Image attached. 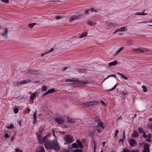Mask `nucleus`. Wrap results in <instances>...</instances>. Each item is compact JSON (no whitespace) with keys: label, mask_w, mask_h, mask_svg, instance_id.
Wrapping results in <instances>:
<instances>
[{"label":"nucleus","mask_w":152,"mask_h":152,"mask_svg":"<svg viewBox=\"0 0 152 152\" xmlns=\"http://www.w3.org/2000/svg\"><path fill=\"white\" fill-rule=\"evenodd\" d=\"M91 10L92 12L94 11L95 12H97V11L95 9H94V8H92L91 9Z\"/></svg>","instance_id":"obj_44"},{"label":"nucleus","mask_w":152,"mask_h":152,"mask_svg":"<svg viewBox=\"0 0 152 152\" xmlns=\"http://www.w3.org/2000/svg\"><path fill=\"white\" fill-rule=\"evenodd\" d=\"M37 71H38L37 73H39V74H41L42 73V71L39 70H37Z\"/></svg>","instance_id":"obj_55"},{"label":"nucleus","mask_w":152,"mask_h":152,"mask_svg":"<svg viewBox=\"0 0 152 152\" xmlns=\"http://www.w3.org/2000/svg\"><path fill=\"white\" fill-rule=\"evenodd\" d=\"M37 24L36 23H31V24H29L28 25V26L32 28V27L35 25H36Z\"/></svg>","instance_id":"obj_29"},{"label":"nucleus","mask_w":152,"mask_h":152,"mask_svg":"<svg viewBox=\"0 0 152 152\" xmlns=\"http://www.w3.org/2000/svg\"><path fill=\"white\" fill-rule=\"evenodd\" d=\"M87 32H86L85 33H82L81 34L80 36L79 37L80 38H82L86 37L87 36Z\"/></svg>","instance_id":"obj_22"},{"label":"nucleus","mask_w":152,"mask_h":152,"mask_svg":"<svg viewBox=\"0 0 152 152\" xmlns=\"http://www.w3.org/2000/svg\"><path fill=\"white\" fill-rule=\"evenodd\" d=\"M67 122L69 123V124L72 123L73 122L72 119L71 118H67Z\"/></svg>","instance_id":"obj_32"},{"label":"nucleus","mask_w":152,"mask_h":152,"mask_svg":"<svg viewBox=\"0 0 152 152\" xmlns=\"http://www.w3.org/2000/svg\"><path fill=\"white\" fill-rule=\"evenodd\" d=\"M54 50L53 48H51L48 52H47V53H50L51 52L53 51Z\"/></svg>","instance_id":"obj_45"},{"label":"nucleus","mask_w":152,"mask_h":152,"mask_svg":"<svg viewBox=\"0 0 152 152\" xmlns=\"http://www.w3.org/2000/svg\"><path fill=\"white\" fill-rule=\"evenodd\" d=\"M8 32V30L7 28H5L4 29V33L2 34V36L4 37H7V33Z\"/></svg>","instance_id":"obj_16"},{"label":"nucleus","mask_w":152,"mask_h":152,"mask_svg":"<svg viewBox=\"0 0 152 152\" xmlns=\"http://www.w3.org/2000/svg\"><path fill=\"white\" fill-rule=\"evenodd\" d=\"M72 147L73 148H78L77 146V144L76 143H74L72 144Z\"/></svg>","instance_id":"obj_26"},{"label":"nucleus","mask_w":152,"mask_h":152,"mask_svg":"<svg viewBox=\"0 0 152 152\" xmlns=\"http://www.w3.org/2000/svg\"><path fill=\"white\" fill-rule=\"evenodd\" d=\"M39 81H36V82H32V83H39Z\"/></svg>","instance_id":"obj_61"},{"label":"nucleus","mask_w":152,"mask_h":152,"mask_svg":"<svg viewBox=\"0 0 152 152\" xmlns=\"http://www.w3.org/2000/svg\"><path fill=\"white\" fill-rule=\"evenodd\" d=\"M131 152H139V151L137 150H135L132 151Z\"/></svg>","instance_id":"obj_59"},{"label":"nucleus","mask_w":152,"mask_h":152,"mask_svg":"<svg viewBox=\"0 0 152 152\" xmlns=\"http://www.w3.org/2000/svg\"><path fill=\"white\" fill-rule=\"evenodd\" d=\"M133 49L132 52H139L141 53H143L144 52H146L148 51V50L145 48H138V49Z\"/></svg>","instance_id":"obj_7"},{"label":"nucleus","mask_w":152,"mask_h":152,"mask_svg":"<svg viewBox=\"0 0 152 152\" xmlns=\"http://www.w3.org/2000/svg\"><path fill=\"white\" fill-rule=\"evenodd\" d=\"M45 150L43 146H41L37 148L36 152H45Z\"/></svg>","instance_id":"obj_11"},{"label":"nucleus","mask_w":152,"mask_h":152,"mask_svg":"<svg viewBox=\"0 0 152 152\" xmlns=\"http://www.w3.org/2000/svg\"><path fill=\"white\" fill-rule=\"evenodd\" d=\"M55 91V90L53 89H51L50 90H49L48 91H46L45 93L44 94V95H46L47 94H48L50 93H53Z\"/></svg>","instance_id":"obj_13"},{"label":"nucleus","mask_w":152,"mask_h":152,"mask_svg":"<svg viewBox=\"0 0 152 152\" xmlns=\"http://www.w3.org/2000/svg\"><path fill=\"white\" fill-rule=\"evenodd\" d=\"M114 77L115 78L116 76V75H109L107 76V77L102 82H103L105 80H106V79H107L109 77Z\"/></svg>","instance_id":"obj_31"},{"label":"nucleus","mask_w":152,"mask_h":152,"mask_svg":"<svg viewBox=\"0 0 152 152\" xmlns=\"http://www.w3.org/2000/svg\"><path fill=\"white\" fill-rule=\"evenodd\" d=\"M31 82V80H30L28 79L26 80L21 81L20 82H16L15 83V85L18 86H20V85H22L27 83H28Z\"/></svg>","instance_id":"obj_6"},{"label":"nucleus","mask_w":152,"mask_h":152,"mask_svg":"<svg viewBox=\"0 0 152 152\" xmlns=\"http://www.w3.org/2000/svg\"><path fill=\"white\" fill-rule=\"evenodd\" d=\"M124 138H122L121 139L119 140V142H122V143L124 142Z\"/></svg>","instance_id":"obj_50"},{"label":"nucleus","mask_w":152,"mask_h":152,"mask_svg":"<svg viewBox=\"0 0 152 152\" xmlns=\"http://www.w3.org/2000/svg\"><path fill=\"white\" fill-rule=\"evenodd\" d=\"M121 76L122 78L124 79L125 80H128L127 78L122 74L121 75Z\"/></svg>","instance_id":"obj_42"},{"label":"nucleus","mask_w":152,"mask_h":152,"mask_svg":"<svg viewBox=\"0 0 152 152\" xmlns=\"http://www.w3.org/2000/svg\"><path fill=\"white\" fill-rule=\"evenodd\" d=\"M64 138V140L67 143H72L74 141L72 137L69 135L65 136Z\"/></svg>","instance_id":"obj_5"},{"label":"nucleus","mask_w":152,"mask_h":152,"mask_svg":"<svg viewBox=\"0 0 152 152\" xmlns=\"http://www.w3.org/2000/svg\"><path fill=\"white\" fill-rule=\"evenodd\" d=\"M117 64V62L116 61H114L113 62L109 63L108 66L109 67L113 66H115Z\"/></svg>","instance_id":"obj_14"},{"label":"nucleus","mask_w":152,"mask_h":152,"mask_svg":"<svg viewBox=\"0 0 152 152\" xmlns=\"http://www.w3.org/2000/svg\"><path fill=\"white\" fill-rule=\"evenodd\" d=\"M119 132V131L118 130H116L115 133V136H116L117 135V134Z\"/></svg>","instance_id":"obj_51"},{"label":"nucleus","mask_w":152,"mask_h":152,"mask_svg":"<svg viewBox=\"0 0 152 152\" xmlns=\"http://www.w3.org/2000/svg\"><path fill=\"white\" fill-rule=\"evenodd\" d=\"M136 15H147L146 13H143V12H137L135 14Z\"/></svg>","instance_id":"obj_34"},{"label":"nucleus","mask_w":152,"mask_h":152,"mask_svg":"<svg viewBox=\"0 0 152 152\" xmlns=\"http://www.w3.org/2000/svg\"><path fill=\"white\" fill-rule=\"evenodd\" d=\"M83 13H81L79 15H77L76 16V19H79L83 15Z\"/></svg>","instance_id":"obj_25"},{"label":"nucleus","mask_w":152,"mask_h":152,"mask_svg":"<svg viewBox=\"0 0 152 152\" xmlns=\"http://www.w3.org/2000/svg\"><path fill=\"white\" fill-rule=\"evenodd\" d=\"M16 152H23L22 150H20L19 149L16 148L15 149Z\"/></svg>","instance_id":"obj_46"},{"label":"nucleus","mask_w":152,"mask_h":152,"mask_svg":"<svg viewBox=\"0 0 152 152\" xmlns=\"http://www.w3.org/2000/svg\"><path fill=\"white\" fill-rule=\"evenodd\" d=\"M36 93H32L31 94V96H30V98L31 100H33L34 98L36 97V95H35Z\"/></svg>","instance_id":"obj_24"},{"label":"nucleus","mask_w":152,"mask_h":152,"mask_svg":"<svg viewBox=\"0 0 152 152\" xmlns=\"http://www.w3.org/2000/svg\"><path fill=\"white\" fill-rule=\"evenodd\" d=\"M129 144L130 146L133 147L137 145L136 140L134 139H131L129 140Z\"/></svg>","instance_id":"obj_8"},{"label":"nucleus","mask_w":152,"mask_h":152,"mask_svg":"<svg viewBox=\"0 0 152 152\" xmlns=\"http://www.w3.org/2000/svg\"><path fill=\"white\" fill-rule=\"evenodd\" d=\"M117 85H115L113 87V88H112V89H110V90H107V91H113V90H114L115 89V88H116V87L117 86Z\"/></svg>","instance_id":"obj_41"},{"label":"nucleus","mask_w":152,"mask_h":152,"mask_svg":"<svg viewBox=\"0 0 152 152\" xmlns=\"http://www.w3.org/2000/svg\"><path fill=\"white\" fill-rule=\"evenodd\" d=\"M138 130L139 131V132L140 134H141L142 133H143V132H144L142 128H138Z\"/></svg>","instance_id":"obj_30"},{"label":"nucleus","mask_w":152,"mask_h":152,"mask_svg":"<svg viewBox=\"0 0 152 152\" xmlns=\"http://www.w3.org/2000/svg\"><path fill=\"white\" fill-rule=\"evenodd\" d=\"M26 110H27V112H29L30 111V109L29 108H27V109Z\"/></svg>","instance_id":"obj_62"},{"label":"nucleus","mask_w":152,"mask_h":152,"mask_svg":"<svg viewBox=\"0 0 152 152\" xmlns=\"http://www.w3.org/2000/svg\"><path fill=\"white\" fill-rule=\"evenodd\" d=\"M14 113L15 114H16L18 112V109L17 107H15L14 110Z\"/></svg>","instance_id":"obj_38"},{"label":"nucleus","mask_w":152,"mask_h":152,"mask_svg":"<svg viewBox=\"0 0 152 152\" xmlns=\"http://www.w3.org/2000/svg\"><path fill=\"white\" fill-rule=\"evenodd\" d=\"M110 26H113L114 27H116L117 26V25L116 24L114 23H111L110 24Z\"/></svg>","instance_id":"obj_40"},{"label":"nucleus","mask_w":152,"mask_h":152,"mask_svg":"<svg viewBox=\"0 0 152 152\" xmlns=\"http://www.w3.org/2000/svg\"><path fill=\"white\" fill-rule=\"evenodd\" d=\"M87 24L88 25H90L91 26H94V25H96V23H94L91 21H88L87 23Z\"/></svg>","instance_id":"obj_21"},{"label":"nucleus","mask_w":152,"mask_h":152,"mask_svg":"<svg viewBox=\"0 0 152 152\" xmlns=\"http://www.w3.org/2000/svg\"><path fill=\"white\" fill-rule=\"evenodd\" d=\"M148 135H146L144 132H143V137L144 138H145L147 137V136Z\"/></svg>","instance_id":"obj_49"},{"label":"nucleus","mask_w":152,"mask_h":152,"mask_svg":"<svg viewBox=\"0 0 152 152\" xmlns=\"http://www.w3.org/2000/svg\"><path fill=\"white\" fill-rule=\"evenodd\" d=\"M77 146L78 148H83V145L82 144V142L80 140H77Z\"/></svg>","instance_id":"obj_12"},{"label":"nucleus","mask_w":152,"mask_h":152,"mask_svg":"<svg viewBox=\"0 0 152 152\" xmlns=\"http://www.w3.org/2000/svg\"><path fill=\"white\" fill-rule=\"evenodd\" d=\"M129 151L126 148H124L123 149V152H129Z\"/></svg>","instance_id":"obj_43"},{"label":"nucleus","mask_w":152,"mask_h":152,"mask_svg":"<svg viewBox=\"0 0 152 152\" xmlns=\"http://www.w3.org/2000/svg\"><path fill=\"white\" fill-rule=\"evenodd\" d=\"M47 135H46L44 137L42 138V141H43V142H46L47 139Z\"/></svg>","instance_id":"obj_37"},{"label":"nucleus","mask_w":152,"mask_h":152,"mask_svg":"<svg viewBox=\"0 0 152 152\" xmlns=\"http://www.w3.org/2000/svg\"><path fill=\"white\" fill-rule=\"evenodd\" d=\"M94 120L98 124L100 123V122H102L100 120V119L97 117H96L94 118Z\"/></svg>","instance_id":"obj_20"},{"label":"nucleus","mask_w":152,"mask_h":152,"mask_svg":"<svg viewBox=\"0 0 152 152\" xmlns=\"http://www.w3.org/2000/svg\"><path fill=\"white\" fill-rule=\"evenodd\" d=\"M125 136V132H124V131L123 132V138H124Z\"/></svg>","instance_id":"obj_56"},{"label":"nucleus","mask_w":152,"mask_h":152,"mask_svg":"<svg viewBox=\"0 0 152 152\" xmlns=\"http://www.w3.org/2000/svg\"><path fill=\"white\" fill-rule=\"evenodd\" d=\"M75 17V15L71 16L69 20V22H73V20L76 19Z\"/></svg>","instance_id":"obj_18"},{"label":"nucleus","mask_w":152,"mask_h":152,"mask_svg":"<svg viewBox=\"0 0 152 152\" xmlns=\"http://www.w3.org/2000/svg\"><path fill=\"white\" fill-rule=\"evenodd\" d=\"M98 102L96 101H91L89 102L83 103V105L86 107H93L97 105Z\"/></svg>","instance_id":"obj_2"},{"label":"nucleus","mask_w":152,"mask_h":152,"mask_svg":"<svg viewBox=\"0 0 152 152\" xmlns=\"http://www.w3.org/2000/svg\"><path fill=\"white\" fill-rule=\"evenodd\" d=\"M71 82V84H75L77 83H79L80 84H88V81L87 80L84 81H82L80 80H71L70 79H67L66 80V82Z\"/></svg>","instance_id":"obj_3"},{"label":"nucleus","mask_w":152,"mask_h":152,"mask_svg":"<svg viewBox=\"0 0 152 152\" xmlns=\"http://www.w3.org/2000/svg\"><path fill=\"white\" fill-rule=\"evenodd\" d=\"M124 48L123 47H122L119 48V49L116 52L115 55H117Z\"/></svg>","instance_id":"obj_27"},{"label":"nucleus","mask_w":152,"mask_h":152,"mask_svg":"<svg viewBox=\"0 0 152 152\" xmlns=\"http://www.w3.org/2000/svg\"><path fill=\"white\" fill-rule=\"evenodd\" d=\"M4 135L5 137L6 138H7L9 137V135L7 134H5Z\"/></svg>","instance_id":"obj_52"},{"label":"nucleus","mask_w":152,"mask_h":152,"mask_svg":"<svg viewBox=\"0 0 152 152\" xmlns=\"http://www.w3.org/2000/svg\"><path fill=\"white\" fill-rule=\"evenodd\" d=\"M36 113H37V110H36L34 113L33 114V117H34V123L35 121L36 120L37 118H36Z\"/></svg>","instance_id":"obj_23"},{"label":"nucleus","mask_w":152,"mask_h":152,"mask_svg":"<svg viewBox=\"0 0 152 152\" xmlns=\"http://www.w3.org/2000/svg\"><path fill=\"white\" fill-rule=\"evenodd\" d=\"M47 90V87L45 86H43L42 88V91H46Z\"/></svg>","instance_id":"obj_28"},{"label":"nucleus","mask_w":152,"mask_h":152,"mask_svg":"<svg viewBox=\"0 0 152 152\" xmlns=\"http://www.w3.org/2000/svg\"><path fill=\"white\" fill-rule=\"evenodd\" d=\"M103 124L104 123L103 122H100V123L98 124L96 126L97 131L99 133L102 132L105 128V126Z\"/></svg>","instance_id":"obj_4"},{"label":"nucleus","mask_w":152,"mask_h":152,"mask_svg":"<svg viewBox=\"0 0 152 152\" xmlns=\"http://www.w3.org/2000/svg\"><path fill=\"white\" fill-rule=\"evenodd\" d=\"M90 11V10L88 9L85 11V13L86 14L87 13Z\"/></svg>","instance_id":"obj_57"},{"label":"nucleus","mask_w":152,"mask_h":152,"mask_svg":"<svg viewBox=\"0 0 152 152\" xmlns=\"http://www.w3.org/2000/svg\"><path fill=\"white\" fill-rule=\"evenodd\" d=\"M67 69V67H65L64 68H62V70H65Z\"/></svg>","instance_id":"obj_58"},{"label":"nucleus","mask_w":152,"mask_h":152,"mask_svg":"<svg viewBox=\"0 0 152 152\" xmlns=\"http://www.w3.org/2000/svg\"><path fill=\"white\" fill-rule=\"evenodd\" d=\"M120 31V28H119V29H117V30H116V31H117V32H118V31Z\"/></svg>","instance_id":"obj_64"},{"label":"nucleus","mask_w":152,"mask_h":152,"mask_svg":"<svg viewBox=\"0 0 152 152\" xmlns=\"http://www.w3.org/2000/svg\"><path fill=\"white\" fill-rule=\"evenodd\" d=\"M14 127V125L12 124H11L10 125L7 127V128L8 129H12Z\"/></svg>","instance_id":"obj_35"},{"label":"nucleus","mask_w":152,"mask_h":152,"mask_svg":"<svg viewBox=\"0 0 152 152\" xmlns=\"http://www.w3.org/2000/svg\"><path fill=\"white\" fill-rule=\"evenodd\" d=\"M142 87L143 88V91L144 92H146L147 91V88L144 86H142Z\"/></svg>","instance_id":"obj_36"},{"label":"nucleus","mask_w":152,"mask_h":152,"mask_svg":"<svg viewBox=\"0 0 152 152\" xmlns=\"http://www.w3.org/2000/svg\"><path fill=\"white\" fill-rule=\"evenodd\" d=\"M27 72L29 75H34L37 74L38 72V71L33 69L29 70H28Z\"/></svg>","instance_id":"obj_10"},{"label":"nucleus","mask_w":152,"mask_h":152,"mask_svg":"<svg viewBox=\"0 0 152 152\" xmlns=\"http://www.w3.org/2000/svg\"><path fill=\"white\" fill-rule=\"evenodd\" d=\"M94 146H95H95H96V142H95V140H94Z\"/></svg>","instance_id":"obj_63"},{"label":"nucleus","mask_w":152,"mask_h":152,"mask_svg":"<svg viewBox=\"0 0 152 152\" xmlns=\"http://www.w3.org/2000/svg\"><path fill=\"white\" fill-rule=\"evenodd\" d=\"M73 152H83V151L81 149H76L73 150Z\"/></svg>","instance_id":"obj_33"},{"label":"nucleus","mask_w":152,"mask_h":152,"mask_svg":"<svg viewBox=\"0 0 152 152\" xmlns=\"http://www.w3.org/2000/svg\"><path fill=\"white\" fill-rule=\"evenodd\" d=\"M145 138L146 139V141L148 142H150L151 141V134H149Z\"/></svg>","instance_id":"obj_19"},{"label":"nucleus","mask_w":152,"mask_h":152,"mask_svg":"<svg viewBox=\"0 0 152 152\" xmlns=\"http://www.w3.org/2000/svg\"><path fill=\"white\" fill-rule=\"evenodd\" d=\"M133 137L136 138V137H138L139 134H138L137 132L136 131H134L133 133Z\"/></svg>","instance_id":"obj_15"},{"label":"nucleus","mask_w":152,"mask_h":152,"mask_svg":"<svg viewBox=\"0 0 152 152\" xmlns=\"http://www.w3.org/2000/svg\"><path fill=\"white\" fill-rule=\"evenodd\" d=\"M105 143H106V142H102V146L103 147H104V145H105Z\"/></svg>","instance_id":"obj_60"},{"label":"nucleus","mask_w":152,"mask_h":152,"mask_svg":"<svg viewBox=\"0 0 152 152\" xmlns=\"http://www.w3.org/2000/svg\"><path fill=\"white\" fill-rule=\"evenodd\" d=\"M144 148L143 151H146L148 152H149V147L148 146V144L145 145L144 146Z\"/></svg>","instance_id":"obj_17"},{"label":"nucleus","mask_w":152,"mask_h":152,"mask_svg":"<svg viewBox=\"0 0 152 152\" xmlns=\"http://www.w3.org/2000/svg\"><path fill=\"white\" fill-rule=\"evenodd\" d=\"M55 18H56V19L57 20H58L61 18V17L60 16H56V17H55Z\"/></svg>","instance_id":"obj_47"},{"label":"nucleus","mask_w":152,"mask_h":152,"mask_svg":"<svg viewBox=\"0 0 152 152\" xmlns=\"http://www.w3.org/2000/svg\"><path fill=\"white\" fill-rule=\"evenodd\" d=\"M51 147L56 151H58L60 149V146L57 142V138H56L50 143Z\"/></svg>","instance_id":"obj_1"},{"label":"nucleus","mask_w":152,"mask_h":152,"mask_svg":"<svg viewBox=\"0 0 152 152\" xmlns=\"http://www.w3.org/2000/svg\"><path fill=\"white\" fill-rule=\"evenodd\" d=\"M55 121L59 124H62L64 122V119L61 118L57 117L55 119Z\"/></svg>","instance_id":"obj_9"},{"label":"nucleus","mask_w":152,"mask_h":152,"mask_svg":"<svg viewBox=\"0 0 152 152\" xmlns=\"http://www.w3.org/2000/svg\"><path fill=\"white\" fill-rule=\"evenodd\" d=\"M2 1L6 3H8L9 2V0H2Z\"/></svg>","instance_id":"obj_48"},{"label":"nucleus","mask_w":152,"mask_h":152,"mask_svg":"<svg viewBox=\"0 0 152 152\" xmlns=\"http://www.w3.org/2000/svg\"><path fill=\"white\" fill-rule=\"evenodd\" d=\"M120 31H126V28L125 27H123L120 28Z\"/></svg>","instance_id":"obj_39"},{"label":"nucleus","mask_w":152,"mask_h":152,"mask_svg":"<svg viewBox=\"0 0 152 152\" xmlns=\"http://www.w3.org/2000/svg\"><path fill=\"white\" fill-rule=\"evenodd\" d=\"M101 103L102 104V105H105V102L102 100L101 101Z\"/></svg>","instance_id":"obj_53"},{"label":"nucleus","mask_w":152,"mask_h":152,"mask_svg":"<svg viewBox=\"0 0 152 152\" xmlns=\"http://www.w3.org/2000/svg\"><path fill=\"white\" fill-rule=\"evenodd\" d=\"M47 54V52L41 54V57H43L45 55V54Z\"/></svg>","instance_id":"obj_54"}]
</instances>
